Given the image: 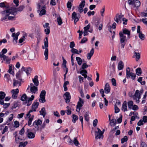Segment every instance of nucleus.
Listing matches in <instances>:
<instances>
[{
  "instance_id": "obj_1",
  "label": "nucleus",
  "mask_w": 147,
  "mask_h": 147,
  "mask_svg": "<svg viewBox=\"0 0 147 147\" xmlns=\"http://www.w3.org/2000/svg\"><path fill=\"white\" fill-rule=\"evenodd\" d=\"M92 23L96 29L100 31L103 27V24L100 23V18L97 16H94L92 18Z\"/></svg>"
},
{
  "instance_id": "obj_2",
  "label": "nucleus",
  "mask_w": 147,
  "mask_h": 147,
  "mask_svg": "<svg viewBox=\"0 0 147 147\" xmlns=\"http://www.w3.org/2000/svg\"><path fill=\"white\" fill-rule=\"evenodd\" d=\"M92 130H93L95 135V138L96 139H102L103 138V134L105 130H103V131H102L100 129L98 128H92Z\"/></svg>"
},
{
  "instance_id": "obj_3",
  "label": "nucleus",
  "mask_w": 147,
  "mask_h": 147,
  "mask_svg": "<svg viewBox=\"0 0 147 147\" xmlns=\"http://www.w3.org/2000/svg\"><path fill=\"white\" fill-rule=\"evenodd\" d=\"M143 93V91L141 90L139 91L138 90H136L134 95L133 96V99L136 100V102L139 103L140 102L139 99L141 98V95Z\"/></svg>"
},
{
  "instance_id": "obj_4",
  "label": "nucleus",
  "mask_w": 147,
  "mask_h": 147,
  "mask_svg": "<svg viewBox=\"0 0 147 147\" xmlns=\"http://www.w3.org/2000/svg\"><path fill=\"white\" fill-rule=\"evenodd\" d=\"M45 40L44 41V46L46 48V50H45L44 55L45 56V59L47 60L48 59V38L47 37H45Z\"/></svg>"
},
{
  "instance_id": "obj_5",
  "label": "nucleus",
  "mask_w": 147,
  "mask_h": 147,
  "mask_svg": "<svg viewBox=\"0 0 147 147\" xmlns=\"http://www.w3.org/2000/svg\"><path fill=\"white\" fill-rule=\"evenodd\" d=\"M128 2L129 5L136 7H139L141 4L140 2L138 0H128Z\"/></svg>"
},
{
  "instance_id": "obj_6",
  "label": "nucleus",
  "mask_w": 147,
  "mask_h": 147,
  "mask_svg": "<svg viewBox=\"0 0 147 147\" xmlns=\"http://www.w3.org/2000/svg\"><path fill=\"white\" fill-rule=\"evenodd\" d=\"M65 101L66 103H68L70 101L71 96L69 92H66L64 94Z\"/></svg>"
},
{
  "instance_id": "obj_7",
  "label": "nucleus",
  "mask_w": 147,
  "mask_h": 147,
  "mask_svg": "<svg viewBox=\"0 0 147 147\" xmlns=\"http://www.w3.org/2000/svg\"><path fill=\"white\" fill-rule=\"evenodd\" d=\"M84 101L80 98H79V100L78 102L77 105L76 106V108L79 109V111H78L76 109V111L77 112H79L80 110V108L84 104Z\"/></svg>"
},
{
  "instance_id": "obj_8",
  "label": "nucleus",
  "mask_w": 147,
  "mask_h": 147,
  "mask_svg": "<svg viewBox=\"0 0 147 147\" xmlns=\"http://www.w3.org/2000/svg\"><path fill=\"white\" fill-rule=\"evenodd\" d=\"M123 16V15H120L117 14L114 18V20L117 23H121V19Z\"/></svg>"
},
{
  "instance_id": "obj_9",
  "label": "nucleus",
  "mask_w": 147,
  "mask_h": 147,
  "mask_svg": "<svg viewBox=\"0 0 147 147\" xmlns=\"http://www.w3.org/2000/svg\"><path fill=\"white\" fill-rule=\"evenodd\" d=\"M35 33L36 34L35 37L36 38L38 42H39L40 40L41 39V37L40 35L41 34V33L40 30L39 29L36 30Z\"/></svg>"
},
{
  "instance_id": "obj_10",
  "label": "nucleus",
  "mask_w": 147,
  "mask_h": 147,
  "mask_svg": "<svg viewBox=\"0 0 147 147\" xmlns=\"http://www.w3.org/2000/svg\"><path fill=\"white\" fill-rule=\"evenodd\" d=\"M20 34V32H17L16 33H13L12 34L11 36L13 37V42H15V44L17 43V40L18 39V36Z\"/></svg>"
},
{
  "instance_id": "obj_11",
  "label": "nucleus",
  "mask_w": 147,
  "mask_h": 147,
  "mask_svg": "<svg viewBox=\"0 0 147 147\" xmlns=\"http://www.w3.org/2000/svg\"><path fill=\"white\" fill-rule=\"evenodd\" d=\"M11 92L13 93L12 98L13 99H16L18 96V94L19 93V89L18 88H16L15 90V91L14 89H13L11 90Z\"/></svg>"
},
{
  "instance_id": "obj_12",
  "label": "nucleus",
  "mask_w": 147,
  "mask_h": 147,
  "mask_svg": "<svg viewBox=\"0 0 147 147\" xmlns=\"http://www.w3.org/2000/svg\"><path fill=\"white\" fill-rule=\"evenodd\" d=\"M13 8H15V7H11L9 9L3 11V14L5 13H7L9 16L10 14L13 15V14H14L13 11V9H13Z\"/></svg>"
},
{
  "instance_id": "obj_13",
  "label": "nucleus",
  "mask_w": 147,
  "mask_h": 147,
  "mask_svg": "<svg viewBox=\"0 0 147 147\" xmlns=\"http://www.w3.org/2000/svg\"><path fill=\"white\" fill-rule=\"evenodd\" d=\"M111 88L109 83H107L106 84L105 88L104 90L105 93L108 94L110 91Z\"/></svg>"
},
{
  "instance_id": "obj_14",
  "label": "nucleus",
  "mask_w": 147,
  "mask_h": 147,
  "mask_svg": "<svg viewBox=\"0 0 147 147\" xmlns=\"http://www.w3.org/2000/svg\"><path fill=\"white\" fill-rule=\"evenodd\" d=\"M119 35L120 39V42H124L126 40V36L123 34L122 32H119Z\"/></svg>"
},
{
  "instance_id": "obj_15",
  "label": "nucleus",
  "mask_w": 147,
  "mask_h": 147,
  "mask_svg": "<svg viewBox=\"0 0 147 147\" xmlns=\"http://www.w3.org/2000/svg\"><path fill=\"white\" fill-rule=\"evenodd\" d=\"M72 18L74 20V24H76V22L79 20V19L77 16V14L74 11L72 13Z\"/></svg>"
},
{
  "instance_id": "obj_16",
  "label": "nucleus",
  "mask_w": 147,
  "mask_h": 147,
  "mask_svg": "<svg viewBox=\"0 0 147 147\" xmlns=\"http://www.w3.org/2000/svg\"><path fill=\"white\" fill-rule=\"evenodd\" d=\"M131 77V79L133 80H134L136 77L135 74L132 72H129L126 74V77L127 78H129Z\"/></svg>"
},
{
  "instance_id": "obj_17",
  "label": "nucleus",
  "mask_w": 147,
  "mask_h": 147,
  "mask_svg": "<svg viewBox=\"0 0 147 147\" xmlns=\"http://www.w3.org/2000/svg\"><path fill=\"white\" fill-rule=\"evenodd\" d=\"M127 101H124L121 107V110L124 112H125L127 111Z\"/></svg>"
},
{
  "instance_id": "obj_18",
  "label": "nucleus",
  "mask_w": 147,
  "mask_h": 147,
  "mask_svg": "<svg viewBox=\"0 0 147 147\" xmlns=\"http://www.w3.org/2000/svg\"><path fill=\"white\" fill-rule=\"evenodd\" d=\"M42 121L41 120L38 119L37 120H35L33 123V124L31 126H32L40 125L42 123Z\"/></svg>"
},
{
  "instance_id": "obj_19",
  "label": "nucleus",
  "mask_w": 147,
  "mask_h": 147,
  "mask_svg": "<svg viewBox=\"0 0 147 147\" xmlns=\"http://www.w3.org/2000/svg\"><path fill=\"white\" fill-rule=\"evenodd\" d=\"M38 77L37 75L35 76L34 79H32V81L36 86H37L39 85V82L38 80Z\"/></svg>"
},
{
  "instance_id": "obj_20",
  "label": "nucleus",
  "mask_w": 147,
  "mask_h": 147,
  "mask_svg": "<svg viewBox=\"0 0 147 147\" xmlns=\"http://www.w3.org/2000/svg\"><path fill=\"white\" fill-rule=\"evenodd\" d=\"M123 34H127V38H130V31L129 30L126 29H123V32H122Z\"/></svg>"
},
{
  "instance_id": "obj_21",
  "label": "nucleus",
  "mask_w": 147,
  "mask_h": 147,
  "mask_svg": "<svg viewBox=\"0 0 147 147\" xmlns=\"http://www.w3.org/2000/svg\"><path fill=\"white\" fill-rule=\"evenodd\" d=\"M124 67V64L122 61H120L118 63V69L119 70L122 69Z\"/></svg>"
},
{
  "instance_id": "obj_22",
  "label": "nucleus",
  "mask_w": 147,
  "mask_h": 147,
  "mask_svg": "<svg viewBox=\"0 0 147 147\" xmlns=\"http://www.w3.org/2000/svg\"><path fill=\"white\" fill-rule=\"evenodd\" d=\"M39 113L40 115H42L43 117H44L46 114L45 108L44 107L42 108L41 110L39 111Z\"/></svg>"
},
{
  "instance_id": "obj_23",
  "label": "nucleus",
  "mask_w": 147,
  "mask_h": 147,
  "mask_svg": "<svg viewBox=\"0 0 147 147\" xmlns=\"http://www.w3.org/2000/svg\"><path fill=\"white\" fill-rule=\"evenodd\" d=\"M0 104L1 105H3V108L4 109H6L10 105V103H4V101L3 100H2V101H0Z\"/></svg>"
},
{
  "instance_id": "obj_24",
  "label": "nucleus",
  "mask_w": 147,
  "mask_h": 147,
  "mask_svg": "<svg viewBox=\"0 0 147 147\" xmlns=\"http://www.w3.org/2000/svg\"><path fill=\"white\" fill-rule=\"evenodd\" d=\"M1 13L3 16H4L1 18V20L2 21L5 20L8 18L9 15L7 13H5L3 14V11L1 12Z\"/></svg>"
},
{
  "instance_id": "obj_25",
  "label": "nucleus",
  "mask_w": 147,
  "mask_h": 147,
  "mask_svg": "<svg viewBox=\"0 0 147 147\" xmlns=\"http://www.w3.org/2000/svg\"><path fill=\"white\" fill-rule=\"evenodd\" d=\"M27 136L29 139L33 138L35 137V134L32 132H30L28 134Z\"/></svg>"
},
{
  "instance_id": "obj_26",
  "label": "nucleus",
  "mask_w": 147,
  "mask_h": 147,
  "mask_svg": "<svg viewBox=\"0 0 147 147\" xmlns=\"http://www.w3.org/2000/svg\"><path fill=\"white\" fill-rule=\"evenodd\" d=\"M30 90L31 92L35 94L36 92L38 91V88L35 86H33V87H30Z\"/></svg>"
},
{
  "instance_id": "obj_27",
  "label": "nucleus",
  "mask_w": 147,
  "mask_h": 147,
  "mask_svg": "<svg viewBox=\"0 0 147 147\" xmlns=\"http://www.w3.org/2000/svg\"><path fill=\"white\" fill-rule=\"evenodd\" d=\"M71 117L73 119L72 121L74 123H75L76 121L78 119V117L75 114H73Z\"/></svg>"
},
{
  "instance_id": "obj_28",
  "label": "nucleus",
  "mask_w": 147,
  "mask_h": 147,
  "mask_svg": "<svg viewBox=\"0 0 147 147\" xmlns=\"http://www.w3.org/2000/svg\"><path fill=\"white\" fill-rule=\"evenodd\" d=\"M134 55L133 56V57H136V61H138L140 58V54L139 53H137L135 51L134 52Z\"/></svg>"
},
{
  "instance_id": "obj_29",
  "label": "nucleus",
  "mask_w": 147,
  "mask_h": 147,
  "mask_svg": "<svg viewBox=\"0 0 147 147\" xmlns=\"http://www.w3.org/2000/svg\"><path fill=\"white\" fill-rule=\"evenodd\" d=\"M39 103L38 102L34 101L32 104V109L35 108V109H37L39 105Z\"/></svg>"
},
{
  "instance_id": "obj_30",
  "label": "nucleus",
  "mask_w": 147,
  "mask_h": 147,
  "mask_svg": "<svg viewBox=\"0 0 147 147\" xmlns=\"http://www.w3.org/2000/svg\"><path fill=\"white\" fill-rule=\"evenodd\" d=\"M127 105L128 108L131 109L133 105V102L132 100L129 101L127 102Z\"/></svg>"
},
{
  "instance_id": "obj_31",
  "label": "nucleus",
  "mask_w": 147,
  "mask_h": 147,
  "mask_svg": "<svg viewBox=\"0 0 147 147\" xmlns=\"http://www.w3.org/2000/svg\"><path fill=\"white\" fill-rule=\"evenodd\" d=\"M62 60L63 61L62 65L63 66V67H64L65 68V70H66V68H67L66 66L67 61H66V60L64 59V58L63 56H62Z\"/></svg>"
},
{
  "instance_id": "obj_32",
  "label": "nucleus",
  "mask_w": 147,
  "mask_h": 147,
  "mask_svg": "<svg viewBox=\"0 0 147 147\" xmlns=\"http://www.w3.org/2000/svg\"><path fill=\"white\" fill-rule=\"evenodd\" d=\"M6 95L5 93L2 91L0 92V100H3V99Z\"/></svg>"
},
{
  "instance_id": "obj_33",
  "label": "nucleus",
  "mask_w": 147,
  "mask_h": 147,
  "mask_svg": "<svg viewBox=\"0 0 147 147\" xmlns=\"http://www.w3.org/2000/svg\"><path fill=\"white\" fill-rule=\"evenodd\" d=\"M88 114L89 113L88 112H86L84 115L85 120L87 122H88L89 120V117Z\"/></svg>"
},
{
  "instance_id": "obj_34",
  "label": "nucleus",
  "mask_w": 147,
  "mask_h": 147,
  "mask_svg": "<svg viewBox=\"0 0 147 147\" xmlns=\"http://www.w3.org/2000/svg\"><path fill=\"white\" fill-rule=\"evenodd\" d=\"M27 98L26 95L25 94H24L21 96L20 100L22 101H26L27 100Z\"/></svg>"
},
{
  "instance_id": "obj_35",
  "label": "nucleus",
  "mask_w": 147,
  "mask_h": 147,
  "mask_svg": "<svg viewBox=\"0 0 147 147\" xmlns=\"http://www.w3.org/2000/svg\"><path fill=\"white\" fill-rule=\"evenodd\" d=\"M76 59L77 61L78 64L79 65H80L82 64V61L81 58L79 57H76Z\"/></svg>"
},
{
  "instance_id": "obj_36",
  "label": "nucleus",
  "mask_w": 147,
  "mask_h": 147,
  "mask_svg": "<svg viewBox=\"0 0 147 147\" xmlns=\"http://www.w3.org/2000/svg\"><path fill=\"white\" fill-rule=\"evenodd\" d=\"M32 69L30 67H27V71L26 74L28 76L29 75H30V73L32 72Z\"/></svg>"
},
{
  "instance_id": "obj_37",
  "label": "nucleus",
  "mask_w": 147,
  "mask_h": 147,
  "mask_svg": "<svg viewBox=\"0 0 147 147\" xmlns=\"http://www.w3.org/2000/svg\"><path fill=\"white\" fill-rule=\"evenodd\" d=\"M25 7L24 5H20L19 7L16 8V10L18 12H21L22 11Z\"/></svg>"
},
{
  "instance_id": "obj_38",
  "label": "nucleus",
  "mask_w": 147,
  "mask_h": 147,
  "mask_svg": "<svg viewBox=\"0 0 147 147\" xmlns=\"http://www.w3.org/2000/svg\"><path fill=\"white\" fill-rule=\"evenodd\" d=\"M80 74L84 77L85 76L86 74L87 73V71L86 70H81V69H80Z\"/></svg>"
},
{
  "instance_id": "obj_39",
  "label": "nucleus",
  "mask_w": 147,
  "mask_h": 147,
  "mask_svg": "<svg viewBox=\"0 0 147 147\" xmlns=\"http://www.w3.org/2000/svg\"><path fill=\"white\" fill-rule=\"evenodd\" d=\"M28 144V142L26 141L24 143L21 142L20 143L19 147H25L26 145Z\"/></svg>"
},
{
  "instance_id": "obj_40",
  "label": "nucleus",
  "mask_w": 147,
  "mask_h": 147,
  "mask_svg": "<svg viewBox=\"0 0 147 147\" xmlns=\"http://www.w3.org/2000/svg\"><path fill=\"white\" fill-rule=\"evenodd\" d=\"M128 140L127 137L126 136H125L121 139V143L123 144L125 142H127Z\"/></svg>"
},
{
  "instance_id": "obj_41",
  "label": "nucleus",
  "mask_w": 147,
  "mask_h": 147,
  "mask_svg": "<svg viewBox=\"0 0 147 147\" xmlns=\"http://www.w3.org/2000/svg\"><path fill=\"white\" fill-rule=\"evenodd\" d=\"M136 72L138 76H140L142 73L141 69L140 68H138L136 69Z\"/></svg>"
},
{
  "instance_id": "obj_42",
  "label": "nucleus",
  "mask_w": 147,
  "mask_h": 147,
  "mask_svg": "<svg viewBox=\"0 0 147 147\" xmlns=\"http://www.w3.org/2000/svg\"><path fill=\"white\" fill-rule=\"evenodd\" d=\"M57 21L58 25H61L63 23L62 20L60 16L57 18Z\"/></svg>"
},
{
  "instance_id": "obj_43",
  "label": "nucleus",
  "mask_w": 147,
  "mask_h": 147,
  "mask_svg": "<svg viewBox=\"0 0 147 147\" xmlns=\"http://www.w3.org/2000/svg\"><path fill=\"white\" fill-rule=\"evenodd\" d=\"M39 12H40L39 15L40 16H41L45 14L46 11L45 9H42Z\"/></svg>"
},
{
  "instance_id": "obj_44",
  "label": "nucleus",
  "mask_w": 147,
  "mask_h": 147,
  "mask_svg": "<svg viewBox=\"0 0 147 147\" xmlns=\"http://www.w3.org/2000/svg\"><path fill=\"white\" fill-rule=\"evenodd\" d=\"M71 52L73 54H79V53L78 50L74 48H73L71 49Z\"/></svg>"
},
{
  "instance_id": "obj_45",
  "label": "nucleus",
  "mask_w": 147,
  "mask_h": 147,
  "mask_svg": "<svg viewBox=\"0 0 147 147\" xmlns=\"http://www.w3.org/2000/svg\"><path fill=\"white\" fill-rule=\"evenodd\" d=\"M73 142L76 146H78V145L79 143L76 137L74 138Z\"/></svg>"
},
{
  "instance_id": "obj_46",
  "label": "nucleus",
  "mask_w": 147,
  "mask_h": 147,
  "mask_svg": "<svg viewBox=\"0 0 147 147\" xmlns=\"http://www.w3.org/2000/svg\"><path fill=\"white\" fill-rule=\"evenodd\" d=\"M46 94V91L45 90H42L40 94V97H45Z\"/></svg>"
},
{
  "instance_id": "obj_47",
  "label": "nucleus",
  "mask_w": 147,
  "mask_h": 147,
  "mask_svg": "<svg viewBox=\"0 0 147 147\" xmlns=\"http://www.w3.org/2000/svg\"><path fill=\"white\" fill-rule=\"evenodd\" d=\"M98 121L97 119H95L93 121L92 124L94 127L96 126L98 124Z\"/></svg>"
},
{
  "instance_id": "obj_48",
  "label": "nucleus",
  "mask_w": 147,
  "mask_h": 147,
  "mask_svg": "<svg viewBox=\"0 0 147 147\" xmlns=\"http://www.w3.org/2000/svg\"><path fill=\"white\" fill-rule=\"evenodd\" d=\"M21 76H20V73L19 72H18L16 73V78L20 80V81H22V79L20 78Z\"/></svg>"
},
{
  "instance_id": "obj_49",
  "label": "nucleus",
  "mask_w": 147,
  "mask_h": 147,
  "mask_svg": "<svg viewBox=\"0 0 147 147\" xmlns=\"http://www.w3.org/2000/svg\"><path fill=\"white\" fill-rule=\"evenodd\" d=\"M85 0H83L79 5V7L80 8L82 9L85 6Z\"/></svg>"
},
{
  "instance_id": "obj_50",
  "label": "nucleus",
  "mask_w": 147,
  "mask_h": 147,
  "mask_svg": "<svg viewBox=\"0 0 147 147\" xmlns=\"http://www.w3.org/2000/svg\"><path fill=\"white\" fill-rule=\"evenodd\" d=\"M67 7L68 9V10H70L71 7V1H69L67 4Z\"/></svg>"
},
{
  "instance_id": "obj_51",
  "label": "nucleus",
  "mask_w": 147,
  "mask_h": 147,
  "mask_svg": "<svg viewBox=\"0 0 147 147\" xmlns=\"http://www.w3.org/2000/svg\"><path fill=\"white\" fill-rule=\"evenodd\" d=\"M88 67V65H87L86 63H84L82 65L81 69L85 70V69L86 68Z\"/></svg>"
},
{
  "instance_id": "obj_52",
  "label": "nucleus",
  "mask_w": 147,
  "mask_h": 147,
  "mask_svg": "<svg viewBox=\"0 0 147 147\" xmlns=\"http://www.w3.org/2000/svg\"><path fill=\"white\" fill-rule=\"evenodd\" d=\"M44 31L47 35L49 34L50 33V27H48V28L45 29Z\"/></svg>"
},
{
  "instance_id": "obj_53",
  "label": "nucleus",
  "mask_w": 147,
  "mask_h": 147,
  "mask_svg": "<svg viewBox=\"0 0 147 147\" xmlns=\"http://www.w3.org/2000/svg\"><path fill=\"white\" fill-rule=\"evenodd\" d=\"M139 37L142 40H144L145 38L144 35L142 33H140L139 34Z\"/></svg>"
},
{
  "instance_id": "obj_54",
  "label": "nucleus",
  "mask_w": 147,
  "mask_h": 147,
  "mask_svg": "<svg viewBox=\"0 0 147 147\" xmlns=\"http://www.w3.org/2000/svg\"><path fill=\"white\" fill-rule=\"evenodd\" d=\"M0 57L2 58L3 60L4 61H5V60L8 57V56H7L1 54H0Z\"/></svg>"
},
{
  "instance_id": "obj_55",
  "label": "nucleus",
  "mask_w": 147,
  "mask_h": 147,
  "mask_svg": "<svg viewBox=\"0 0 147 147\" xmlns=\"http://www.w3.org/2000/svg\"><path fill=\"white\" fill-rule=\"evenodd\" d=\"M111 121V122L110 123V124H111V125H114L116 123V120L115 119H112Z\"/></svg>"
},
{
  "instance_id": "obj_56",
  "label": "nucleus",
  "mask_w": 147,
  "mask_h": 147,
  "mask_svg": "<svg viewBox=\"0 0 147 147\" xmlns=\"http://www.w3.org/2000/svg\"><path fill=\"white\" fill-rule=\"evenodd\" d=\"M88 32H92V30H84V36H85L86 35H88Z\"/></svg>"
},
{
  "instance_id": "obj_57",
  "label": "nucleus",
  "mask_w": 147,
  "mask_h": 147,
  "mask_svg": "<svg viewBox=\"0 0 147 147\" xmlns=\"http://www.w3.org/2000/svg\"><path fill=\"white\" fill-rule=\"evenodd\" d=\"M25 40V36L24 35H23L22 36L19 40V43H22L24 40Z\"/></svg>"
},
{
  "instance_id": "obj_58",
  "label": "nucleus",
  "mask_w": 147,
  "mask_h": 147,
  "mask_svg": "<svg viewBox=\"0 0 147 147\" xmlns=\"http://www.w3.org/2000/svg\"><path fill=\"white\" fill-rule=\"evenodd\" d=\"M111 82L113 86H116V81L114 78H113L111 79Z\"/></svg>"
},
{
  "instance_id": "obj_59",
  "label": "nucleus",
  "mask_w": 147,
  "mask_h": 147,
  "mask_svg": "<svg viewBox=\"0 0 147 147\" xmlns=\"http://www.w3.org/2000/svg\"><path fill=\"white\" fill-rule=\"evenodd\" d=\"M91 25L90 24H88L86 26L84 27V30L88 31Z\"/></svg>"
},
{
  "instance_id": "obj_60",
  "label": "nucleus",
  "mask_w": 147,
  "mask_h": 147,
  "mask_svg": "<svg viewBox=\"0 0 147 147\" xmlns=\"http://www.w3.org/2000/svg\"><path fill=\"white\" fill-rule=\"evenodd\" d=\"M14 127H16V128H17L18 127L20 126V123L19 122L17 121H15L14 122Z\"/></svg>"
},
{
  "instance_id": "obj_61",
  "label": "nucleus",
  "mask_w": 147,
  "mask_h": 147,
  "mask_svg": "<svg viewBox=\"0 0 147 147\" xmlns=\"http://www.w3.org/2000/svg\"><path fill=\"white\" fill-rule=\"evenodd\" d=\"M75 44L74 42V41H72L70 42V44L69 45V47L71 49L74 48H73L75 46Z\"/></svg>"
},
{
  "instance_id": "obj_62",
  "label": "nucleus",
  "mask_w": 147,
  "mask_h": 147,
  "mask_svg": "<svg viewBox=\"0 0 147 147\" xmlns=\"http://www.w3.org/2000/svg\"><path fill=\"white\" fill-rule=\"evenodd\" d=\"M92 57V49L91 50L90 53H88V54L87 59H90L91 57Z\"/></svg>"
},
{
  "instance_id": "obj_63",
  "label": "nucleus",
  "mask_w": 147,
  "mask_h": 147,
  "mask_svg": "<svg viewBox=\"0 0 147 147\" xmlns=\"http://www.w3.org/2000/svg\"><path fill=\"white\" fill-rule=\"evenodd\" d=\"M40 99L39 100L40 102L44 103L45 102V97H40Z\"/></svg>"
},
{
  "instance_id": "obj_64",
  "label": "nucleus",
  "mask_w": 147,
  "mask_h": 147,
  "mask_svg": "<svg viewBox=\"0 0 147 147\" xmlns=\"http://www.w3.org/2000/svg\"><path fill=\"white\" fill-rule=\"evenodd\" d=\"M138 107L136 105H133L131 109L134 111H136L138 109Z\"/></svg>"
}]
</instances>
